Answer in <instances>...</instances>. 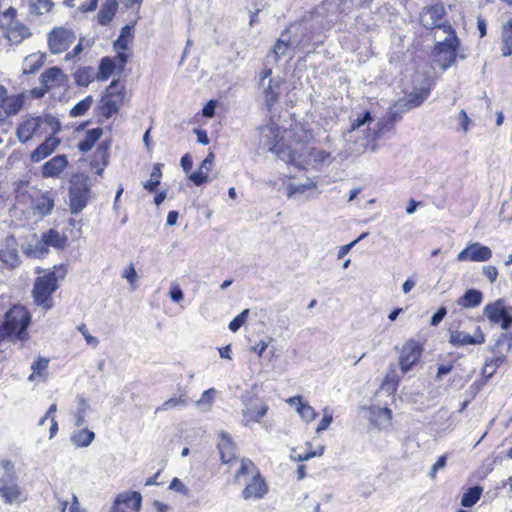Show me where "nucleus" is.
Returning a JSON list of instances; mask_svg holds the SVG:
<instances>
[{"mask_svg": "<svg viewBox=\"0 0 512 512\" xmlns=\"http://www.w3.org/2000/svg\"><path fill=\"white\" fill-rule=\"evenodd\" d=\"M293 135L294 146L292 150H280L284 162L292 164L299 169H306L308 166L318 168L328 165L333 161L330 152L317 147H310L307 143L312 139V134L301 125H295L289 135Z\"/></svg>", "mask_w": 512, "mask_h": 512, "instance_id": "nucleus-1", "label": "nucleus"}, {"mask_svg": "<svg viewBox=\"0 0 512 512\" xmlns=\"http://www.w3.org/2000/svg\"><path fill=\"white\" fill-rule=\"evenodd\" d=\"M397 109L390 110L387 116L380 118L374 123L371 113L366 111L361 116H358L351 124V128L344 134L346 141L359 140V145L362 148L368 147L372 144V151L376 150L375 142L389 130L393 122L394 116L398 114Z\"/></svg>", "mask_w": 512, "mask_h": 512, "instance_id": "nucleus-2", "label": "nucleus"}, {"mask_svg": "<svg viewBox=\"0 0 512 512\" xmlns=\"http://www.w3.org/2000/svg\"><path fill=\"white\" fill-rule=\"evenodd\" d=\"M289 131H284L285 136L280 137V128L274 122H268L258 130L259 144L258 148L263 151L274 152L279 159L284 161L280 155V150H292L294 146L293 135Z\"/></svg>", "mask_w": 512, "mask_h": 512, "instance_id": "nucleus-3", "label": "nucleus"}, {"mask_svg": "<svg viewBox=\"0 0 512 512\" xmlns=\"http://www.w3.org/2000/svg\"><path fill=\"white\" fill-rule=\"evenodd\" d=\"M246 476H250L251 479L243 489L242 497L245 500L263 498L268 492L267 484L261 477L256 465L250 459L243 458L240 468L234 476V481L240 483L242 478Z\"/></svg>", "mask_w": 512, "mask_h": 512, "instance_id": "nucleus-4", "label": "nucleus"}, {"mask_svg": "<svg viewBox=\"0 0 512 512\" xmlns=\"http://www.w3.org/2000/svg\"><path fill=\"white\" fill-rule=\"evenodd\" d=\"M66 269L63 266L54 267L52 272L38 277L34 283L33 297L37 305L45 309L52 307L51 296L59 287V280L64 279Z\"/></svg>", "mask_w": 512, "mask_h": 512, "instance_id": "nucleus-5", "label": "nucleus"}, {"mask_svg": "<svg viewBox=\"0 0 512 512\" xmlns=\"http://www.w3.org/2000/svg\"><path fill=\"white\" fill-rule=\"evenodd\" d=\"M17 14V9L11 6L2 12L0 18V29L3 36L12 45H19L32 36L30 28L17 20Z\"/></svg>", "mask_w": 512, "mask_h": 512, "instance_id": "nucleus-6", "label": "nucleus"}, {"mask_svg": "<svg viewBox=\"0 0 512 512\" xmlns=\"http://www.w3.org/2000/svg\"><path fill=\"white\" fill-rule=\"evenodd\" d=\"M30 321L29 311L22 305H15L6 312L0 330L6 339L15 335L18 339L24 340Z\"/></svg>", "mask_w": 512, "mask_h": 512, "instance_id": "nucleus-7", "label": "nucleus"}, {"mask_svg": "<svg viewBox=\"0 0 512 512\" xmlns=\"http://www.w3.org/2000/svg\"><path fill=\"white\" fill-rule=\"evenodd\" d=\"M43 123H46L52 127L53 133H58L61 129L60 122L50 115H46L44 117H28L23 122H21L17 129L16 135L18 140L21 143H26L36 134V132L40 129Z\"/></svg>", "mask_w": 512, "mask_h": 512, "instance_id": "nucleus-8", "label": "nucleus"}, {"mask_svg": "<svg viewBox=\"0 0 512 512\" xmlns=\"http://www.w3.org/2000/svg\"><path fill=\"white\" fill-rule=\"evenodd\" d=\"M462 321H455L448 328L449 344L453 347H463L467 345H482L486 342L485 334L480 326H476L472 334L461 330Z\"/></svg>", "mask_w": 512, "mask_h": 512, "instance_id": "nucleus-9", "label": "nucleus"}, {"mask_svg": "<svg viewBox=\"0 0 512 512\" xmlns=\"http://www.w3.org/2000/svg\"><path fill=\"white\" fill-rule=\"evenodd\" d=\"M483 315L491 324H500L504 330L512 327V306H506L505 300L502 298L486 304L483 308Z\"/></svg>", "mask_w": 512, "mask_h": 512, "instance_id": "nucleus-10", "label": "nucleus"}, {"mask_svg": "<svg viewBox=\"0 0 512 512\" xmlns=\"http://www.w3.org/2000/svg\"><path fill=\"white\" fill-rule=\"evenodd\" d=\"M243 404L242 424L248 426L251 422H260L269 410V406L260 398L245 393L241 396Z\"/></svg>", "mask_w": 512, "mask_h": 512, "instance_id": "nucleus-11", "label": "nucleus"}, {"mask_svg": "<svg viewBox=\"0 0 512 512\" xmlns=\"http://www.w3.org/2000/svg\"><path fill=\"white\" fill-rule=\"evenodd\" d=\"M24 93L8 94L5 86L0 84V125L9 117L17 115L25 104Z\"/></svg>", "mask_w": 512, "mask_h": 512, "instance_id": "nucleus-12", "label": "nucleus"}, {"mask_svg": "<svg viewBox=\"0 0 512 512\" xmlns=\"http://www.w3.org/2000/svg\"><path fill=\"white\" fill-rule=\"evenodd\" d=\"M460 46V40L456 35L446 36L435 46V53L439 56L440 65L443 69L452 66L457 59V50Z\"/></svg>", "mask_w": 512, "mask_h": 512, "instance_id": "nucleus-13", "label": "nucleus"}, {"mask_svg": "<svg viewBox=\"0 0 512 512\" xmlns=\"http://www.w3.org/2000/svg\"><path fill=\"white\" fill-rule=\"evenodd\" d=\"M76 40L73 30L65 27H56L48 33V48L52 54L65 52Z\"/></svg>", "mask_w": 512, "mask_h": 512, "instance_id": "nucleus-14", "label": "nucleus"}, {"mask_svg": "<svg viewBox=\"0 0 512 512\" xmlns=\"http://www.w3.org/2000/svg\"><path fill=\"white\" fill-rule=\"evenodd\" d=\"M423 352L421 344L414 340H408L402 347L399 356V365L401 371L405 374L419 361Z\"/></svg>", "mask_w": 512, "mask_h": 512, "instance_id": "nucleus-15", "label": "nucleus"}, {"mask_svg": "<svg viewBox=\"0 0 512 512\" xmlns=\"http://www.w3.org/2000/svg\"><path fill=\"white\" fill-rule=\"evenodd\" d=\"M133 28V25L124 26L120 31V35L113 43V48L116 51L115 59L119 64L120 72L124 70L129 58L126 51L129 49V43L133 39Z\"/></svg>", "mask_w": 512, "mask_h": 512, "instance_id": "nucleus-16", "label": "nucleus"}, {"mask_svg": "<svg viewBox=\"0 0 512 512\" xmlns=\"http://www.w3.org/2000/svg\"><path fill=\"white\" fill-rule=\"evenodd\" d=\"M90 189L85 182H74L69 189V202L72 214L80 213L88 204Z\"/></svg>", "mask_w": 512, "mask_h": 512, "instance_id": "nucleus-17", "label": "nucleus"}, {"mask_svg": "<svg viewBox=\"0 0 512 512\" xmlns=\"http://www.w3.org/2000/svg\"><path fill=\"white\" fill-rule=\"evenodd\" d=\"M491 257L492 251L488 246L479 242H472L457 255V261L485 262L490 260Z\"/></svg>", "mask_w": 512, "mask_h": 512, "instance_id": "nucleus-18", "label": "nucleus"}, {"mask_svg": "<svg viewBox=\"0 0 512 512\" xmlns=\"http://www.w3.org/2000/svg\"><path fill=\"white\" fill-rule=\"evenodd\" d=\"M69 78L60 67L53 66L44 70L39 76V83L47 88L52 89L63 88L68 85Z\"/></svg>", "mask_w": 512, "mask_h": 512, "instance_id": "nucleus-19", "label": "nucleus"}, {"mask_svg": "<svg viewBox=\"0 0 512 512\" xmlns=\"http://www.w3.org/2000/svg\"><path fill=\"white\" fill-rule=\"evenodd\" d=\"M296 54V50L291 40V30L287 29L283 31L273 46L271 52L267 55V59L273 58L277 62L282 57L288 56L293 58Z\"/></svg>", "mask_w": 512, "mask_h": 512, "instance_id": "nucleus-20", "label": "nucleus"}, {"mask_svg": "<svg viewBox=\"0 0 512 512\" xmlns=\"http://www.w3.org/2000/svg\"><path fill=\"white\" fill-rule=\"evenodd\" d=\"M0 497L6 504L20 503L26 500L22 489L11 476L0 478Z\"/></svg>", "mask_w": 512, "mask_h": 512, "instance_id": "nucleus-21", "label": "nucleus"}, {"mask_svg": "<svg viewBox=\"0 0 512 512\" xmlns=\"http://www.w3.org/2000/svg\"><path fill=\"white\" fill-rule=\"evenodd\" d=\"M282 83L283 79L279 76L275 78H269L267 82L263 81V83H259L264 98V103L268 110H271L279 100Z\"/></svg>", "mask_w": 512, "mask_h": 512, "instance_id": "nucleus-22", "label": "nucleus"}, {"mask_svg": "<svg viewBox=\"0 0 512 512\" xmlns=\"http://www.w3.org/2000/svg\"><path fill=\"white\" fill-rule=\"evenodd\" d=\"M445 12L443 4H434L422 10L420 13V22L426 29H434L438 26Z\"/></svg>", "mask_w": 512, "mask_h": 512, "instance_id": "nucleus-23", "label": "nucleus"}, {"mask_svg": "<svg viewBox=\"0 0 512 512\" xmlns=\"http://www.w3.org/2000/svg\"><path fill=\"white\" fill-rule=\"evenodd\" d=\"M429 96V89L411 92L406 99L399 100L394 106L399 113L406 112L420 106Z\"/></svg>", "mask_w": 512, "mask_h": 512, "instance_id": "nucleus-24", "label": "nucleus"}, {"mask_svg": "<svg viewBox=\"0 0 512 512\" xmlns=\"http://www.w3.org/2000/svg\"><path fill=\"white\" fill-rule=\"evenodd\" d=\"M68 165V159L65 155H56L42 166V176L44 178L59 177Z\"/></svg>", "mask_w": 512, "mask_h": 512, "instance_id": "nucleus-25", "label": "nucleus"}, {"mask_svg": "<svg viewBox=\"0 0 512 512\" xmlns=\"http://www.w3.org/2000/svg\"><path fill=\"white\" fill-rule=\"evenodd\" d=\"M60 144V139L54 136L47 137L32 153L31 160L40 162L50 156Z\"/></svg>", "mask_w": 512, "mask_h": 512, "instance_id": "nucleus-26", "label": "nucleus"}, {"mask_svg": "<svg viewBox=\"0 0 512 512\" xmlns=\"http://www.w3.org/2000/svg\"><path fill=\"white\" fill-rule=\"evenodd\" d=\"M46 61V54L35 52L27 55L22 62V73L24 75H33L38 72Z\"/></svg>", "mask_w": 512, "mask_h": 512, "instance_id": "nucleus-27", "label": "nucleus"}, {"mask_svg": "<svg viewBox=\"0 0 512 512\" xmlns=\"http://www.w3.org/2000/svg\"><path fill=\"white\" fill-rule=\"evenodd\" d=\"M218 449L223 463L229 464L235 459V444L228 433L220 434Z\"/></svg>", "mask_w": 512, "mask_h": 512, "instance_id": "nucleus-28", "label": "nucleus"}, {"mask_svg": "<svg viewBox=\"0 0 512 512\" xmlns=\"http://www.w3.org/2000/svg\"><path fill=\"white\" fill-rule=\"evenodd\" d=\"M370 421L380 429L387 428L392 419V411L387 407L373 406L369 408Z\"/></svg>", "mask_w": 512, "mask_h": 512, "instance_id": "nucleus-29", "label": "nucleus"}, {"mask_svg": "<svg viewBox=\"0 0 512 512\" xmlns=\"http://www.w3.org/2000/svg\"><path fill=\"white\" fill-rule=\"evenodd\" d=\"M286 194L288 198H294L297 195H301L308 190L316 188V182L310 178H306L305 181H293L285 183Z\"/></svg>", "mask_w": 512, "mask_h": 512, "instance_id": "nucleus-30", "label": "nucleus"}, {"mask_svg": "<svg viewBox=\"0 0 512 512\" xmlns=\"http://www.w3.org/2000/svg\"><path fill=\"white\" fill-rule=\"evenodd\" d=\"M287 402L296 408V411L301 416L303 420L306 422L313 421L317 413L312 406H310L307 402L302 401L300 396H294L287 400Z\"/></svg>", "mask_w": 512, "mask_h": 512, "instance_id": "nucleus-31", "label": "nucleus"}, {"mask_svg": "<svg viewBox=\"0 0 512 512\" xmlns=\"http://www.w3.org/2000/svg\"><path fill=\"white\" fill-rule=\"evenodd\" d=\"M124 97L125 96H119L116 95L113 96H103L102 97V105H101V112L102 115L106 118H111L113 115L117 114L120 107L124 103Z\"/></svg>", "mask_w": 512, "mask_h": 512, "instance_id": "nucleus-32", "label": "nucleus"}, {"mask_svg": "<svg viewBox=\"0 0 512 512\" xmlns=\"http://www.w3.org/2000/svg\"><path fill=\"white\" fill-rule=\"evenodd\" d=\"M213 154H208L207 157L202 161L199 169L190 174L189 179L197 186H200L207 182L208 173L211 170L213 164Z\"/></svg>", "mask_w": 512, "mask_h": 512, "instance_id": "nucleus-33", "label": "nucleus"}, {"mask_svg": "<svg viewBox=\"0 0 512 512\" xmlns=\"http://www.w3.org/2000/svg\"><path fill=\"white\" fill-rule=\"evenodd\" d=\"M95 439V433L87 427H81L71 433L70 441L77 448L88 447Z\"/></svg>", "mask_w": 512, "mask_h": 512, "instance_id": "nucleus-34", "label": "nucleus"}, {"mask_svg": "<svg viewBox=\"0 0 512 512\" xmlns=\"http://www.w3.org/2000/svg\"><path fill=\"white\" fill-rule=\"evenodd\" d=\"M502 56L512 55V16H510L501 27Z\"/></svg>", "mask_w": 512, "mask_h": 512, "instance_id": "nucleus-35", "label": "nucleus"}, {"mask_svg": "<svg viewBox=\"0 0 512 512\" xmlns=\"http://www.w3.org/2000/svg\"><path fill=\"white\" fill-rule=\"evenodd\" d=\"M483 300V293L477 289H468L463 296L457 299V305L465 308L471 309L478 307Z\"/></svg>", "mask_w": 512, "mask_h": 512, "instance_id": "nucleus-36", "label": "nucleus"}, {"mask_svg": "<svg viewBox=\"0 0 512 512\" xmlns=\"http://www.w3.org/2000/svg\"><path fill=\"white\" fill-rule=\"evenodd\" d=\"M91 410L89 402L82 396L78 397V406L73 413L74 425L77 428L85 427L87 423V415Z\"/></svg>", "mask_w": 512, "mask_h": 512, "instance_id": "nucleus-37", "label": "nucleus"}, {"mask_svg": "<svg viewBox=\"0 0 512 512\" xmlns=\"http://www.w3.org/2000/svg\"><path fill=\"white\" fill-rule=\"evenodd\" d=\"M291 40L297 52L308 48L312 38L305 28H297L295 31L291 30Z\"/></svg>", "mask_w": 512, "mask_h": 512, "instance_id": "nucleus-38", "label": "nucleus"}, {"mask_svg": "<svg viewBox=\"0 0 512 512\" xmlns=\"http://www.w3.org/2000/svg\"><path fill=\"white\" fill-rule=\"evenodd\" d=\"M118 9V2L116 0H106L98 13V22L102 26L108 25Z\"/></svg>", "mask_w": 512, "mask_h": 512, "instance_id": "nucleus-39", "label": "nucleus"}, {"mask_svg": "<svg viewBox=\"0 0 512 512\" xmlns=\"http://www.w3.org/2000/svg\"><path fill=\"white\" fill-rule=\"evenodd\" d=\"M48 252V247L41 236V239H36L34 242L28 243L23 246V253L32 258H41Z\"/></svg>", "mask_w": 512, "mask_h": 512, "instance_id": "nucleus-40", "label": "nucleus"}, {"mask_svg": "<svg viewBox=\"0 0 512 512\" xmlns=\"http://www.w3.org/2000/svg\"><path fill=\"white\" fill-rule=\"evenodd\" d=\"M54 207V198L52 197L50 192H45L39 195L34 200V208L38 211L42 216L49 215Z\"/></svg>", "mask_w": 512, "mask_h": 512, "instance_id": "nucleus-41", "label": "nucleus"}, {"mask_svg": "<svg viewBox=\"0 0 512 512\" xmlns=\"http://www.w3.org/2000/svg\"><path fill=\"white\" fill-rule=\"evenodd\" d=\"M103 131L101 128H93L86 132L85 137L78 143V149L82 152L90 151L95 143L101 138Z\"/></svg>", "mask_w": 512, "mask_h": 512, "instance_id": "nucleus-42", "label": "nucleus"}, {"mask_svg": "<svg viewBox=\"0 0 512 512\" xmlns=\"http://www.w3.org/2000/svg\"><path fill=\"white\" fill-rule=\"evenodd\" d=\"M115 69L119 70V64L115 57H104L100 61L98 79L107 80L114 72Z\"/></svg>", "mask_w": 512, "mask_h": 512, "instance_id": "nucleus-43", "label": "nucleus"}, {"mask_svg": "<svg viewBox=\"0 0 512 512\" xmlns=\"http://www.w3.org/2000/svg\"><path fill=\"white\" fill-rule=\"evenodd\" d=\"M108 148L103 143L100 144L94 154V159L91 162V166L96 168V173L101 174L105 166L108 163Z\"/></svg>", "mask_w": 512, "mask_h": 512, "instance_id": "nucleus-44", "label": "nucleus"}, {"mask_svg": "<svg viewBox=\"0 0 512 512\" xmlns=\"http://www.w3.org/2000/svg\"><path fill=\"white\" fill-rule=\"evenodd\" d=\"M42 237L47 245L56 249H63L67 244V238L61 235L60 232L54 229H50L48 232L43 233Z\"/></svg>", "mask_w": 512, "mask_h": 512, "instance_id": "nucleus-45", "label": "nucleus"}, {"mask_svg": "<svg viewBox=\"0 0 512 512\" xmlns=\"http://www.w3.org/2000/svg\"><path fill=\"white\" fill-rule=\"evenodd\" d=\"M118 496H126L122 501H120V505L125 508V510L130 509L134 512H138L141 508L142 497L138 492H124L120 493Z\"/></svg>", "mask_w": 512, "mask_h": 512, "instance_id": "nucleus-46", "label": "nucleus"}, {"mask_svg": "<svg viewBox=\"0 0 512 512\" xmlns=\"http://www.w3.org/2000/svg\"><path fill=\"white\" fill-rule=\"evenodd\" d=\"M217 391L214 388L205 390L200 399L195 402L196 407L202 412H209L212 409Z\"/></svg>", "mask_w": 512, "mask_h": 512, "instance_id": "nucleus-47", "label": "nucleus"}, {"mask_svg": "<svg viewBox=\"0 0 512 512\" xmlns=\"http://www.w3.org/2000/svg\"><path fill=\"white\" fill-rule=\"evenodd\" d=\"M483 489L482 487L476 485L469 488L461 498V505L463 507H472L474 506L480 499L482 495Z\"/></svg>", "mask_w": 512, "mask_h": 512, "instance_id": "nucleus-48", "label": "nucleus"}, {"mask_svg": "<svg viewBox=\"0 0 512 512\" xmlns=\"http://www.w3.org/2000/svg\"><path fill=\"white\" fill-rule=\"evenodd\" d=\"M54 7L51 0H35L29 4V14L32 16H42L49 13Z\"/></svg>", "mask_w": 512, "mask_h": 512, "instance_id": "nucleus-49", "label": "nucleus"}, {"mask_svg": "<svg viewBox=\"0 0 512 512\" xmlns=\"http://www.w3.org/2000/svg\"><path fill=\"white\" fill-rule=\"evenodd\" d=\"M0 260L10 267H15L19 264V256L15 247H7L0 250Z\"/></svg>", "mask_w": 512, "mask_h": 512, "instance_id": "nucleus-50", "label": "nucleus"}, {"mask_svg": "<svg viewBox=\"0 0 512 512\" xmlns=\"http://www.w3.org/2000/svg\"><path fill=\"white\" fill-rule=\"evenodd\" d=\"M188 397L186 394H181L178 397H172L166 400L161 406L156 409V412L166 411L175 407H186L188 405Z\"/></svg>", "mask_w": 512, "mask_h": 512, "instance_id": "nucleus-51", "label": "nucleus"}, {"mask_svg": "<svg viewBox=\"0 0 512 512\" xmlns=\"http://www.w3.org/2000/svg\"><path fill=\"white\" fill-rule=\"evenodd\" d=\"M74 78L78 86L87 87L94 79L93 71L90 67L78 69L74 73Z\"/></svg>", "mask_w": 512, "mask_h": 512, "instance_id": "nucleus-52", "label": "nucleus"}, {"mask_svg": "<svg viewBox=\"0 0 512 512\" xmlns=\"http://www.w3.org/2000/svg\"><path fill=\"white\" fill-rule=\"evenodd\" d=\"M161 164H155L150 174V179L144 183V188L150 192H155L160 184L162 176Z\"/></svg>", "mask_w": 512, "mask_h": 512, "instance_id": "nucleus-53", "label": "nucleus"}, {"mask_svg": "<svg viewBox=\"0 0 512 512\" xmlns=\"http://www.w3.org/2000/svg\"><path fill=\"white\" fill-rule=\"evenodd\" d=\"M93 103V97L87 96L83 100L79 101L71 110L70 116L73 118L83 116L91 107Z\"/></svg>", "mask_w": 512, "mask_h": 512, "instance_id": "nucleus-54", "label": "nucleus"}, {"mask_svg": "<svg viewBox=\"0 0 512 512\" xmlns=\"http://www.w3.org/2000/svg\"><path fill=\"white\" fill-rule=\"evenodd\" d=\"M493 349H495V351L502 350L505 354H508L512 349V332L501 334Z\"/></svg>", "mask_w": 512, "mask_h": 512, "instance_id": "nucleus-55", "label": "nucleus"}, {"mask_svg": "<svg viewBox=\"0 0 512 512\" xmlns=\"http://www.w3.org/2000/svg\"><path fill=\"white\" fill-rule=\"evenodd\" d=\"M49 360L43 357H39L31 365L33 373L28 377L29 381H33L36 376H41L48 367Z\"/></svg>", "mask_w": 512, "mask_h": 512, "instance_id": "nucleus-56", "label": "nucleus"}, {"mask_svg": "<svg viewBox=\"0 0 512 512\" xmlns=\"http://www.w3.org/2000/svg\"><path fill=\"white\" fill-rule=\"evenodd\" d=\"M343 5L344 0H326L323 2L321 9L331 14L343 13L345 11Z\"/></svg>", "mask_w": 512, "mask_h": 512, "instance_id": "nucleus-57", "label": "nucleus"}, {"mask_svg": "<svg viewBox=\"0 0 512 512\" xmlns=\"http://www.w3.org/2000/svg\"><path fill=\"white\" fill-rule=\"evenodd\" d=\"M249 314V310H243L239 315H237L230 323L229 329L232 332H236L240 329V327L244 324Z\"/></svg>", "mask_w": 512, "mask_h": 512, "instance_id": "nucleus-58", "label": "nucleus"}, {"mask_svg": "<svg viewBox=\"0 0 512 512\" xmlns=\"http://www.w3.org/2000/svg\"><path fill=\"white\" fill-rule=\"evenodd\" d=\"M125 96V88L120 85L118 80H113L110 85L106 89V93L104 96Z\"/></svg>", "mask_w": 512, "mask_h": 512, "instance_id": "nucleus-59", "label": "nucleus"}, {"mask_svg": "<svg viewBox=\"0 0 512 512\" xmlns=\"http://www.w3.org/2000/svg\"><path fill=\"white\" fill-rule=\"evenodd\" d=\"M332 421H333L332 412L328 408H325L323 410V418L319 422V424H318V426L316 428V432L317 433H321L324 430H326L330 426Z\"/></svg>", "mask_w": 512, "mask_h": 512, "instance_id": "nucleus-60", "label": "nucleus"}, {"mask_svg": "<svg viewBox=\"0 0 512 512\" xmlns=\"http://www.w3.org/2000/svg\"><path fill=\"white\" fill-rule=\"evenodd\" d=\"M324 453V447L320 446L317 451L308 452L304 454H296L293 450L292 459L298 462L307 461L315 456H321Z\"/></svg>", "mask_w": 512, "mask_h": 512, "instance_id": "nucleus-61", "label": "nucleus"}, {"mask_svg": "<svg viewBox=\"0 0 512 512\" xmlns=\"http://www.w3.org/2000/svg\"><path fill=\"white\" fill-rule=\"evenodd\" d=\"M78 330L81 332V334L85 338L88 345H91L93 348L98 346V344H99L98 339L96 337L92 336L88 332V330L84 324H81L80 326H78Z\"/></svg>", "mask_w": 512, "mask_h": 512, "instance_id": "nucleus-62", "label": "nucleus"}, {"mask_svg": "<svg viewBox=\"0 0 512 512\" xmlns=\"http://www.w3.org/2000/svg\"><path fill=\"white\" fill-rule=\"evenodd\" d=\"M169 295L173 302H180L184 298V293L181 287L175 283L171 284Z\"/></svg>", "mask_w": 512, "mask_h": 512, "instance_id": "nucleus-63", "label": "nucleus"}, {"mask_svg": "<svg viewBox=\"0 0 512 512\" xmlns=\"http://www.w3.org/2000/svg\"><path fill=\"white\" fill-rule=\"evenodd\" d=\"M483 274L487 277L490 283H494L498 277V269L492 265H486L482 268Z\"/></svg>", "mask_w": 512, "mask_h": 512, "instance_id": "nucleus-64", "label": "nucleus"}]
</instances>
